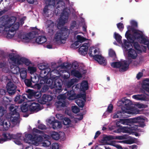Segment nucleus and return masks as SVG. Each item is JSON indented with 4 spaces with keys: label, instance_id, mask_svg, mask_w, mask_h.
<instances>
[{
    "label": "nucleus",
    "instance_id": "f257e3e1",
    "mask_svg": "<svg viewBox=\"0 0 149 149\" xmlns=\"http://www.w3.org/2000/svg\"><path fill=\"white\" fill-rule=\"evenodd\" d=\"M145 119L141 117H138L130 119V130L132 131H139L140 129H138V127L142 128L146 126L144 123Z\"/></svg>",
    "mask_w": 149,
    "mask_h": 149
},
{
    "label": "nucleus",
    "instance_id": "f03ea898",
    "mask_svg": "<svg viewBox=\"0 0 149 149\" xmlns=\"http://www.w3.org/2000/svg\"><path fill=\"white\" fill-rule=\"evenodd\" d=\"M128 29H131L133 33L132 37V41H131V42H134V40L136 39H141L140 43L143 44L145 45H147L148 48L149 50V40L148 38L144 37L142 34L138 32H142L141 31L131 27L130 26H127Z\"/></svg>",
    "mask_w": 149,
    "mask_h": 149
},
{
    "label": "nucleus",
    "instance_id": "7ed1b4c3",
    "mask_svg": "<svg viewBox=\"0 0 149 149\" xmlns=\"http://www.w3.org/2000/svg\"><path fill=\"white\" fill-rule=\"evenodd\" d=\"M58 4L61 5V6L58 5L56 8H59L61 7L63 9V12L61 14L59 22V25L63 26L65 24L66 21L68 19L69 13L65 9H64L65 5L64 2L62 1H60L58 2Z\"/></svg>",
    "mask_w": 149,
    "mask_h": 149
},
{
    "label": "nucleus",
    "instance_id": "20e7f679",
    "mask_svg": "<svg viewBox=\"0 0 149 149\" xmlns=\"http://www.w3.org/2000/svg\"><path fill=\"white\" fill-rule=\"evenodd\" d=\"M9 109L10 112L6 116V118L10 119L13 124H17L19 122L20 116L19 113L17 112L16 108L13 106H10Z\"/></svg>",
    "mask_w": 149,
    "mask_h": 149
},
{
    "label": "nucleus",
    "instance_id": "39448f33",
    "mask_svg": "<svg viewBox=\"0 0 149 149\" xmlns=\"http://www.w3.org/2000/svg\"><path fill=\"white\" fill-rule=\"evenodd\" d=\"M70 31L67 28H63L55 34L54 38L56 41L65 40L69 35Z\"/></svg>",
    "mask_w": 149,
    "mask_h": 149
},
{
    "label": "nucleus",
    "instance_id": "423d86ee",
    "mask_svg": "<svg viewBox=\"0 0 149 149\" xmlns=\"http://www.w3.org/2000/svg\"><path fill=\"white\" fill-rule=\"evenodd\" d=\"M9 57L13 63L18 65L24 64L29 66L31 64V62L29 59L24 57L19 58L13 54H10Z\"/></svg>",
    "mask_w": 149,
    "mask_h": 149
},
{
    "label": "nucleus",
    "instance_id": "0eeeda50",
    "mask_svg": "<svg viewBox=\"0 0 149 149\" xmlns=\"http://www.w3.org/2000/svg\"><path fill=\"white\" fill-rule=\"evenodd\" d=\"M122 103L124 105V107L127 109L130 110L128 111L129 114H137L139 111L137 109L131 107L132 103L131 101L128 99H123L121 100Z\"/></svg>",
    "mask_w": 149,
    "mask_h": 149
},
{
    "label": "nucleus",
    "instance_id": "6e6552de",
    "mask_svg": "<svg viewBox=\"0 0 149 149\" xmlns=\"http://www.w3.org/2000/svg\"><path fill=\"white\" fill-rule=\"evenodd\" d=\"M94 48L93 47H91L89 49V52L88 53L89 56L93 58L96 61H97L101 65H105L107 64L106 60L105 58L100 55H94L92 54L93 50Z\"/></svg>",
    "mask_w": 149,
    "mask_h": 149
},
{
    "label": "nucleus",
    "instance_id": "1a4fd4ad",
    "mask_svg": "<svg viewBox=\"0 0 149 149\" xmlns=\"http://www.w3.org/2000/svg\"><path fill=\"white\" fill-rule=\"evenodd\" d=\"M62 80L59 79L55 80L54 82L52 81V88H54V91L55 93H59L62 91Z\"/></svg>",
    "mask_w": 149,
    "mask_h": 149
},
{
    "label": "nucleus",
    "instance_id": "9d476101",
    "mask_svg": "<svg viewBox=\"0 0 149 149\" xmlns=\"http://www.w3.org/2000/svg\"><path fill=\"white\" fill-rule=\"evenodd\" d=\"M38 138L36 135H32L29 134H26L25 138L23 137V140L26 143L29 144H33L36 141H38Z\"/></svg>",
    "mask_w": 149,
    "mask_h": 149
},
{
    "label": "nucleus",
    "instance_id": "9b49d317",
    "mask_svg": "<svg viewBox=\"0 0 149 149\" xmlns=\"http://www.w3.org/2000/svg\"><path fill=\"white\" fill-rule=\"evenodd\" d=\"M6 88L9 95H12L16 92L17 87L12 82L9 81L7 84Z\"/></svg>",
    "mask_w": 149,
    "mask_h": 149
},
{
    "label": "nucleus",
    "instance_id": "f8f14e48",
    "mask_svg": "<svg viewBox=\"0 0 149 149\" xmlns=\"http://www.w3.org/2000/svg\"><path fill=\"white\" fill-rule=\"evenodd\" d=\"M29 107V111L32 113L36 112L40 110V104L38 103H31Z\"/></svg>",
    "mask_w": 149,
    "mask_h": 149
},
{
    "label": "nucleus",
    "instance_id": "ddd939ff",
    "mask_svg": "<svg viewBox=\"0 0 149 149\" xmlns=\"http://www.w3.org/2000/svg\"><path fill=\"white\" fill-rule=\"evenodd\" d=\"M52 99V96L47 94H44L42 98L39 99V101L41 104H45L46 102H49L51 101Z\"/></svg>",
    "mask_w": 149,
    "mask_h": 149
},
{
    "label": "nucleus",
    "instance_id": "4468645a",
    "mask_svg": "<svg viewBox=\"0 0 149 149\" xmlns=\"http://www.w3.org/2000/svg\"><path fill=\"white\" fill-rule=\"evenodd\" d=\"M46 26L48 28V32L52 34L54 33V24L51 20H48L46 22Z\"/></svg>",
    "mask_w": 149,
    "mask_h": 149
},
{
    "label": "nucleus",
    "instance_id": "2eb2a0df",
    "mask_svg": "<svg viewBox=\"0 0 149 149\" xmlns=\"http://www.w3.org/2000/svg\"><path fill=\"white\" fill-rule=\"evenodd\" d=\"M88 43H85L83 44L79 49V52L80 54L82 55L85 56L87 54L88 50Z\"/></svg>",
    "mask_w": 149,
    "mask_h": 149
},
{
    "label": "nucleus",
    "instance_id": "dca6fc26",
    "mask_svg": "<svg viewBox=\"0 0 149 149\" xmlns=\"http://www.w3.org/2000/svg\"><path fill=\"white\" fill-rule=\"evenodd\" d=\"M65 90L67 91L65 94L66 97L68 99L72 100L76 98V94L74 93L73 91L72 90L67 91L66 88H65Z\"/></svg>",
    "mask_w": 149,
    "mask_h": 149
},
{
    "label": "nucleus",
    "instance_id": "f3484780",
    "mask_svg": "<svg viewBox=\"0 0 149 149\" xmlns=\"http://www.w3.org/2000/svg\"><path fill=\"white\" fill-rule=\"evenodd\" d=\"M144 93L146 95L144 94L134 95L132 96V98L137 100H146L149 96L148 94L146 93L145 90L144 91Z\"/></svg>",
    "mask_w": 149,
    "mask_h": 149
},
{
    "label": "nucleus",
    "instance_id": "a211bd4d",
    "mask_svg": "<svg viewBox=\"0 0 149 149\" xmlns=\"http://www.w3.org/2000/svg\"><path fill=\"white\" fill-rule=\"evenodd\" d=\"M28 94L24 93L23 94V98L24 99L25 101L26 102L27 100V97L29 99H31L33 97H34L35 92L32 90L28 89L26 91Z\"/></svg>",
    "mask_w": 149,
    "mask_h": 149
},
{
    "label": "nucleus",
    "instance_id": "6ab92c4d",
    "mask_svg": "<svg viewBox=\"0 0 149 149\" xmlns=\"http://www.w3.org/2000/svg\"><path fill=\"white\" fill-rule=\"evenodd\" d=\"M39 138L40 139L39 141H42L43 146L47 147L51 144L50 140L49 139L48 136H44L43 138L41 136H40Z\"/></svg>",
    "mask_w": 149,
    "mask_h": 149
},
{
    "label": "nucleus",
    "instance_id": "aec40b11",
    "mask_svg": "<svg viewBox=\"0 0 149 149\" xmlns=\"http://www.w3.org/2000/svg\"><path fill=\"white\" fill-rule=\"evenodd\" d=\"M13 139H14V142L17 145H20L21 144L20 140H22L23 139V136L22 134L17 133L16 134H14Z\"/></svg>",
    "mask_w": 149,
    "mask_h": 149
},
{
    "label": "nucleus",
    "instance_id": "412c9836",
    "mask_svg": "<svg viewBox=\"0 0 149 149\" xmlns=\"http://www.w3.org/2000/svg\"><path fill=\"white\" fill-rule=\"evenodd\" d=\"M55 104L58 110H61L63 107H66V101L58 100L55 102Z\"/></svg>",
    "mask_w": 149,
    "mask_h": 149
},
{
    "label": "nucleus",
    "instance_id": "4be33fe9",
    "mask_svg": "<svg viewBox=\"0 0 149 149\" xmlns=\"http://www.w3.org/2000/svg\"><path fill=\"white\" fill-rule=\"evenodd\" d=\"M0 125L3 126V130L6 131L8 129L10 125V123L9 121L6 120H0Z\"/></svg>",
    "mask_w": 149,
    "mask_h": 149
},
{
    "label": "nucleus",
    "instance_id": "5701e85b",
    "mask_svg": "<svg viewBox=\"0 0 149 149\" xmlns=\"http://www.w3.org/2000/svg\"><path fill=\"white\" fill-rule=\"evenodd\" d=\"M38 67L39 68L42 70L41 71H43L44 74H46L47 73V71L48 72L47 74L50 71L51 69L48 67V66L47 65H45L42 63H40L38 65Z\"/></svg>",
    "mask_w": 149,
    "mask_h": 149
},
{
    "label": "nucleus",
    "instance_id": "b1692460",
    "mask_svg": "<svg viewBox=\"0 0 149 149\" xmlns=\"http://www.w3.org/2000/svg\"><path fill=\"white\" fill-rule=\"evenodd\" d=\"M16 19V18L15 17H12L9 18L6 22V26L9 28L12 27V25L15 23Z\"/></svg>",
    "mask_w": 149,
    "mask_h": 149
},
{
    "label": "nucleus",
    "instance_id": "393cba45",
    "mask_svg": "<svg viewBox=\"0 0 149 149\" xmlns=\"http://www.w3.org/2000/svg\"><path fill=\"white\" fill-rule=\"evenodd\" d=\"M129 51L128 52V56L131 58L135 59L137 56V54L136 51L131 48L129 49Z\"/></svg>",
    "mask_w": 149,
    "mask_h": 149
},
{
    "label": "nucleus",
    "instance_id": "a878e982",
    "mask_svg": "<svg viewBox=\"0 0 149 149\" xmlns=\"http://www.w3.org/2000/svg\"><path fill=\"white\" fill-rule=\"evenodd\" d=\"M120 123L124 125H127L130 126V119H120L116 123V126H120V125H119V124Z\"/></svg>",
    "mask_w": 149,
    "mask_h": 149
},
{
    "label": "nucleus",
    "instance_id": "bb28decb",
    "mask_svg": "<svg viewBox=\"0 0 149 149\" xmlns=\"http://www.w3.org/2000/svg\"><path fill=\"white\" fill-rule=\"evenodd\" d=\"M80 88L83 91H85L88 89V83L87 81H83L81 84Z\"/></svg>",
    "mask_w": 149,
    "mask_h": 149
},
{
    "label": "nucleus",
    "instance_id": "cd10ccee",
    "mask_svg": "<svg viewBox=\"0 0 149 149\" xmlns=\"http://www.w3.org/2000/svg\"><path fill=\"white\" fill-rule=\"evenodd\" d=\"M120 69L121 71H125L129 68V64H127V61L124 60L121 61Z\"/></svg>",
    "mask_w": 149,
    "mask_h": 149
},
{
    "label": "nucleus",
    "instance_id": "c85d7f7f",
    "mask_svg": "<svg viewBox=\"0 0 149 149\" xmlns=\"http://www.w3.org/2000/svg\"><path fill=\"white\" fill-rule=\"evenodd\" d=\"M47 38L45 36H40L37 38L36 42L38 44H42L47 41Z\"/></svg>",
    "mask_w": 149,
    "mask_h": 149
},
{
    "label": "nucleus",
    "instance_id": "c756f323",
    "mask_svg": "<svg viewBox=\"0 0 149 149\" xmlns=\"http://www.w3.org/2000/svg\"><path fill=\"white\" fill-rule=\"evenodd\" d=\"M23 94L22 95H21L19 94L17 95L15 97L14 101L16 103H17L19 104L22 103L24 102V99L23 98Z\"/></svg>",
    "mask_w": 149,
    "mask_h": 149
},
{
    "label": "nucleus",
    "instance_id": "7c9ffc66",
    "mask_svg": "<svg viewBox=\"0 0 149 149\" xmlns=\"http://www.w3.org/2000/svg\"><path fill=\"white\" fill-rule=\"evenodd\" d=\"M19 73L20 74L21 78L22 79H25L26 77L27 71L26 69L24 68H20Z\"/></svg>",
    "mask_w": 149,
    "mask_h": 149
},
{
    "label": "nucleus",
    "instance_id": "2f4dec72",
    "mask_svg": "<svg viewBox=\"0 0 149 149\" xmlns=\"http://www.w3.org/2000/svg\"><path fill=\"white\" fill-rule=\"evenodd\" d=\"M19 37H20L21 39L25 40L26 41H29L30 40L33 38V37L29 35V33L27 34H22L21 36L19 35Z\"/></svg>",
    "mask_w": 149,
    "mask_h": 149
},
{
    "label": "nucleus",
    "instance_id": "473e14b6",
    "mask_svg": "<svg viewBox=\"0 0 149 149\" xmlns=\"http://www.w3.org/2000/svg\"><path fill=\"white\" fill-rule=\"evenodd\" d=\"M52 128L55 130L57 129L58 128H61V122L58 120H54V122L52 125Z\"/></svg>",
    "mask_w": 149,
    "mask_h": 149
},
{
    "label": "nucleus",
    "instance_id": "72a5a7b5",
    "mask_svg": "<svg viewBox=\"0 0 149 149\" xmlns=\"http://www.w3.org/2000/svg\"><path fill=\"white\" fill-rule=\"evenodd\" d=\"M20 70V69L19 67L17 65H14L13 68H11V72L14 74H19Z\"/></svg>",
    "mask_w": 149,
    "mask_h": 149
},
{
    "label": "nucleus",
    "instance_id": "f704fd0d",
    "mask_svg": "<svg viewBox=\"0 0 149 149\" xmlns=\"http://www.w3.org/2000/svg\"><path fill=\"white\" fill-rule=\"evenodd\" d=\"M29 105L26 103L21 105L20 108L21 111L23 112H26L28 111L29 110Z\"/></svg>",
    "mask_w": 149,
    "mask_h": 149
},
{
    "label": "nucleus",
    "instance_id": "c9c22d12",
    "mask_svg": "<svg viewBox=\"0 0 149 149\" xmlns=\"http://www.w3.org/2000/svg\"><path fill=\"white\" fill-rule=\"evenodd\" d=\"M50 136L51 137L54 139L56 140H58L60 137L59 134L57 132H52L51 133Z\"/></svg>",
    "mask_w": 149,
    "mask_h": 149
},
{
    "label": "nucleus",
    "instance_id": "e433bc0d",
    "mask_svg": "<svg viewBox=\"0 0 149 149\" xmlns=\"http://www.w3.org/2000/svg\"><path fill=\"white\" fill-rule=\"evenodd\" d=\"M119 128L117 129V131L118 132H122L123 133H129V131L128 130L127 128L126 127H122L120 125Z\"/></svg>",
    "mask_w": 149,
    "mask_h": 149
},
{
    "label": "nucleus",
    "instance_id": "4c0bfd02",
    "mask_svg": "<svg viewBox=\"0 0 149 149\" xmlns=\"http://www.w3.org/2000/svg\"><path fill=\"white\" fill-rule=\"evenodd\" d=\"M13 134H10L9 133H3V136L4 138L6 139V141L13 139Z\"/></svg>",
    "mask_w": 149,
    "mask_h": 149
},
{
    "label": "nucleus",
    "instance_id": "58836bf2",
    "mask_svg": "<svg viewBox=\"0 0 149 149\" xmlns=\"http://www.w3.org/2000/svg\"><path fill=\"white\" fill-rule=\"evenodd\" d=\"M130 42L127 41L126 40H125L124 41V45L125 48L128 50V49H130L131 46H132V43L131 42L130 40Z\"/></svg>",
    "mask_w": 149,
    "mask_h": 149
},
{
    "label": "nucleus",
    "instance_id": "ea45409f",
    "mask_svg": "<svg viewBox=\"0 0 149 149\" xmlns=\"http://www.w3.org/2000/svg\"><path fill=\"white\" fill-rule=\"evenodd\" d=\"M12 26V27L11 29H9L8 30V31L9 32L12 33L17 30L19 28V26L18 23L17 24L16 23L15 24H13Z\"/></svg>",
    "mask_w": 149,
    "mask_h": 149
},
{
    "label": "nucleus",
    "instance_id": "a19ab883",
    "mask_svg": "<svg viewBox=\"0 0 149 149\" xmlns=\"http://www.w3.org/2000/svg\"><path fill=\"white\" fill-rule=\"evenodd\" d=\"M121 65V61L112 62L111 64V66L114 68H120Z\"/></svg>",
    "mask_w": 149,
    "mask_h": 149
},
{
    "label": "nucleus",
    "instance_id": "79ce46f5",
    "mask_svg": "<svg viewBox=\"0 0 149 149\" xmlns=\"http://www.w3.org/2000/svg\"><path fill=\"white\" fill-rule=\"evenodd\" d=\"M123 112L120 111H118L116 113H114L113 118H120L123 117L122 115Z\"/></svg>",
    "mask_w": 149,
    "mask_h": 149
},
{
    "label": "nucleus",
    "instance_id": "37998d69",
    "mask_svg": "<svg viewBox=\"0 0 149 149\" xmlns=\"http://www.w3.org/2000/svg\"><path fill=\"white\" fill-rule=\"evenodd\" d=\"M142 87L143 89L149 93V83L144 82Z\"/></svg>",
    "mask_w": 149,
    "mask_h": 149
},
{
    "label": "nucleus",
    "instance_id": "c03bdc74",
    "mask_svg": "<svg viewBox=\"0 0 149 149\" xmlns=\"http://www.w3.org/2000/svg\"><path fill=\"white\" fill-rule=\"evenodd\" d=\"M132 45L134 48L136 50L141 52V47L140 45L137 42H134H134H132Z\"/></svg>",
    "mask_w": 149,
    "mask_h": 149
},
{
    "label": "nucleus",
    "instance_id": "a18cd8bd",
    "mask_svg": "<svg viewBox=\"0 0 149 149\" xmlns=\"http://www.w3.org/2000/svg\"><path fill=\"white\" fill-rule=\"evenodd\" d=\"M130 30H128L126 32L125 36L127 40L131 42V41H132L133 40L132 39V37L133 36H132L133 35L130 33Z\"/></svg>",
    "mask_w": 149,
    "mask_h": 149
},
{
    "label": "nucleus",
    "instance_id": "49530a36",
    "mask_svg": "<svg viewBox=\"0 0 149 149\" xmlns=\"http://www.w3.org/2000/svg\"><path fill=\"white\" fill-rule=\"evenodd\" d=\"M114 37L117 42L119 43L122 42V37L119 34L115 32L114 33Z\"/></svg>",
    "mask_w": 149,
    "mask_h": 149
},
{
    "label": "nucleus",
    "instance_id": "de8ad7c7",
    "mask_svg": "<svg viewBox=\"0 0 149 149\" xmlns=\"http://www.w3.org/2000/svg\"><path fill=\"white\" fill-rule=\"evenodd\" d=\"M71 73L77 77L79 78L81 77V73L78 70H72L71 71Z\"/></svg>",
    "mask_w": 149,
    "mask_h": 149
},
{
    "label": "nucleus",
    "instance_id": "09e8293b",
    "mask_svg": "<svg viewBox=\"0 0 149 149\" xmlns=\"http://www.w3.org/2000/svg\"><path fill=\"white\" fill-rule=\"evenodd\" d=\"M77 104L80 107H83L84 105V102L82 100L78 99L76 101Z\"/></svg>",
    "mask_w": 149,
    "mask_h": 149
},
{
    "label": "nucleus",
    "instance_id": "8fccbe9b",
    "mask_svg": "<svg viewBox=\"0 0 149 149\" xmlns=\"http://www.w3.org/2000/svg\"><path fill=\"white\" fill-rule=\"evenodd\" d=\"M46 5L48 6H54L55 5V0H45Z\"/></svg>",
    "mask_w": 149,
    "mask_h": 149
},
{
    "label": "nucleus",
    "instance_id": "3c124183",
    "mask_svg": "<svg viewBox=\"0 0 149 149\" xmlns=\"http://www.w3.org/2000/svg\"><path fill=\"white\" fill-rule=\"evenodd\" d=\"M57 98L58 100H60L63 101H66L67 98L65 93L61 95L57 96Z\"/></svg>",
    "mask_w": 149,
    "mask_h": 149
},
{
    "label": "nucleus",
    "instance_id": "603ef678",
    "mask_svg": "<svg viewBox=\"0 0 149 149\" xmlns=\"http://www.w3.org/2000/svg\"><path fill=\"white\" fill-rule=\"evenodd\" d=\"M77 41L81 43L87 40L86 38L81 36L80 35H77Z\"/></svg>",
    "mask_w": 149,
    "mask_h": 149
},
{
    "label": "nucleus",
    "instance_id": "864d4df0",
    "mask_svg": "<svg viewBox=\"0 0 149 149\" xmlns=\"http://www.w3.org/2000/svg\"><path fill=\"white\" fill-rule=\"evenodd\" d=\"M40 79H39V82L40 84H44L47 83V78L46 77H41L40 76Z\"/></svg>",
    "mask_w": 149,
    "mask_h": 149
},
{
    "label": "nucleus",
    "instance_id": "5fc2aeb1",
    "mask_svg": "<svg viewBox=\"0 0 149 149\" xmlns=\"http://www.w3.org/2000/svg\"><path fill=\"white\" fill-rule=\"evenodd\" d=\"M49 10V9L48 8V6L46 5L45 6L43 10V15L44 16L48 17V11Z\"/></svg>",
    "mask_w": 149,
    "mask_h": 149
},
{
    "label": "nucleus",
    "instance_id": "6e6d98bb",
    "mask_svg": "<svg viewBox=\"0 0 149 149\" xmlns=\"http://www.w3.org/2000/svg\"><path fill=\"white\" fill-rule=\"evenodd\" d=\"M39 79H40V76H34L33 78H32V81L35 84L38 83L39 82Z\"/></svg>",
    "mask_w": 149,
    "mask_h": 149
},
{
    "label": "nucleus",
    "instance_id": "4d7b16f0",
    "mask_svg": "<svg viewBox=\"0 0 149 149\" xmlns=\"http://www.w3.org/2000/svg\"><path fill=\"white\" fill-rule=\"evenodd\" d=\"M63 124L65 125H69L71 123V120L68 118H65L63 120Z\"/></svg>",
    "mask_w": 149,
    "mask_h": 149
},
{
    "label": "nucleus",
    "instance_id": "13d9d810",
    "mask_svg": "<svg viewBox=\"0 0 149 149\" xmlns=\"http://www.w3.org/2000/svg\"><path fill=\"white\" fill-rule=\"evenodd\" d=\"M24 83L25 85L28 87H32V83L31 81L32 80H31L30 79H24Z\"/></svg>",
    "mask_w": 149,
    "mask_h": 149
},
{
    "label": "nucleus",
    "instance_id": "bf43d9fd",
    "mask_svg": "<svg viewBox=\"0 0 149 149\" xmlns=\"http://www.w3.org/2000/svg\"><path fill=\"white\" fill-rule=\"evenodd\" d=\"M109 56L111 57L115 58L116 56L115 51L111 49H109Z\"/></svg>",
    "mask_w": 149,
    "mask_h": 149
},
{
    "label": "nucleus",
    "instance_id": "052dcab7",
    "mask_svg": "<svg viewBox=\"0 0 149 149\" xmlns=\"http://www.w3.org/2000/svg\"><path fill=\"white\" fill-rule=\"evenodd\" d=\"M28 70L31 73H33L36 71V68L33 66H29L28 67Z\"/></svg>",
    "mask_w": 149,
    "mask_h": 149
},
{
    "label": "nucleus",
    "instance_id": "680f3d73",
    "mask_svg": "<svg viewBox=\"0 0 149 149\" xmlns=\"http://www.w3.org/2000/svg\"><path fill=\"white\" fill-rule=\"evenodd\" d=\"M77 26V22L75 21H72L70 24V29L72 30Z\"/></svg>",
    "mask_w": 149,
    "mask_h": 149
},
{
    "label": "nucleus",
    "instance_id": "e2e57ef3",
    "mask_svg": "<svg viewBox=\"0 0 149 149\" xmlns=\"http://www.w3.org/2000/svg\"><path fill=\"white\" fill-rule=\"evenodd\" d=\"M38 34V31L37 30H35V31H33L29 33V35L33 37V38L35 37V35Z\"/></svg>",
    "mask_w": 149,
    "mask_h": 149
},
{
    "label": "nucleus",
    "instance_id": "0e129e2a",
    "mask_svg": "<svg viewBox=\"0 0 149 149\" xmlns=\"http://www.w3.org/2000/svg\"><path fill=\"white\" fill-rule=\"evenodd\" d=\"M74 83V79H71L70 81L68 82L67 83V86L68 88H70Z\"/></svg>",
    "mask_w": 149,
    "mask_h": 149
},
{
    "label": "nucleus",
    "instance_id": "69168bd1",
    "mask_svg": "<svg viewBox=\"0 0 149 149\" xmlns=\"http://www.w3.org/2000/svg\"><path fill=\"white\" fill-rule=\"evenodd\" d=\"M72 112L75 113H78L79 111V109L77 106L72 107Z\"/></svg>",
    "mask_w": 149,
    "mask_h": 149
},
{
    "label": "nucleus",
    "instance_id": "338daca9",
    "mask_svg": "<svg viewBox=\"0 0 149 149\" xmlns=\"http://www.w3.org/2000/svg\"><path fill=\"white\" fill-rule=\"evenodd\" d=\"M119 143H122L123 142V143L127 144H131L134 143V141L131 139H127L125 141H119L118 142Z\"/></svg>",
    "mask_w": 149,
    "mask_h": 149
},
{
    "label": "nucleus",
    "instance_id": "774afa93",
    "mask_svg": "<svg viewBox=\"0 0 149 149\" xmlns=\"http://www.w3.org/2000/svg\"><path fill=\"white\" fill-rule=\"evenodd\" d=\"M118 28L120 31H122L124 28V26L123 23H119L117 24Z\"/></svg>",
    "mask_w": 149,
    "mask_h": 149
}]
</instances>
